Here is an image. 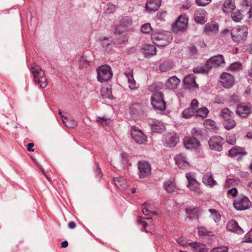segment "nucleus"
Instances as JSON below:
<instances>
[{
    "label": "nucleus",
    "instance_id": "obj_37",
    "mask_svg": "<svg viewBox=\"0 0 252 252\" xmlns=\"http://www.w3.org/2000/svg\"><path fill=\"white\" fill-rule=\"evenodd\" d=\"M198 233L199 236H211L214 234L212 231L208 230L205 227L200 226L198 228Z\"/></svg>",
    "mask_w": 252,
    "mask_h": 252
},
{
    "label": "nucleus",
    "instance_id": "obj_50",
    "mask_svg": "<svg viewBox=\"0 0 252 252\" xmlns=\"http://www.w3.org/2000/svg\"><path fill=\"white\" fill-rule=\"evenodd\" d=\"M242 68V64L239 62H235L231 63L229 67V69L232 71H236L240 70Z\"/></svg>",
    "mask_w": 252,
    "mask_h": 252
},
{
    "label": "nucleus",
    "instance_id": "obj_19",
    "mask_svg": "<svg viewBox=\"0 0 252 252\" xmlns=\"http://www.w3.org/2000/svg\"><path fill=\"white\" fill-rule=\"evenodd\" d=\"M183 82L186 88L191 89L198 88V85L195 82V77L193 74H189L186 76Z\"/></svg>",
    "mask_w": 252,
    "mask_h": 252
},
{
    "label": "nucleus",
    "instance_id": "obj_31",
    "mask_svg": "<svg viewBox=\"0 0 252 252\" xmlns=\"http://www.w3.org/2000/svg\"><path fill=\"white\" fill-rule=\"evenodd\" d=\"M180 82V80L176 76H173L168 79L166 86L170 89H174L177 87Z\"/></svg>",
    "mask_w": 252,
    "mask_h": 252
},
{
    "label": "nucleus",
    "instance_id": "obj_18",
    "mask_svg": "<svg viewBox=\"0 0 252 252\" xmlns=\"http://www.w3.org/2000/svg\"><path fill=\"white\" fill-rule=\"evenodd\" d=\"M226 228L228 230L238 234L244 233L243 229L239 226L237 222L234 220H231L228 222Z\"/></svg>",
    "mask_w": 252,
    "mask_h": 252
},
{
    "label": "nucleus",
    "instance_id": "obj_56",
    "mask_svg": "<svg viewBox=\"0 0 252 252\" xmlns=\"http://www.w3.org/2000/svg\"><path fill=\"white\" fill-rule=\"evenodd\" d=\"M96 120L98 122L100 123L102 125L107 126L110 120L109 119H106L104 117H98L97 118Z\"/></svg>",
    "mask_w": 252,
    "mask_h": 252
},
{
    "label": "nucleus",
    "instance_id": "obj_52",
    "mask_svg": "<svg viewBox=\"0 0 252 252\" xmlns=\"http://www.w3.org/2000/svg\"><path fill=\"white\" fill-rule=\"evenodd\" d=\"M112 41L111 39L105 37L104 39L102 40V45L103 47L106 49V50H108L110 49L112 46Z\"/></svg>",
    "mask_w": 252,
    "mask_h": 252
},
{
    "label": "nucleus",
    "instance_id": "obj_39",
    "mask_svg": "<svg viewBox=\"0 0 252 252\" xmlns=\"http://www.w3.org/2000/svg\"><path fill=\"white\" fill-rule=\"evenodd\" d=\"M223 125L226 129L229 130L236 126V122L231 118L223 120Z\"/></svg>",
    "mask_w": 252,
    "mask_h": 252
},
{
    "label": "nucleus",
    "instance_id": "obj_1",
    "mask_svg": "<svg viewBox=\"0 0 252 252\" xmlns=\"http://www.w3.org/2000/svg\"><path fill=\"white\" fill-rule=\"evenodd\" d=\"M153 43L158 47H165L172 41L173 37L171 32L163 31L154 32L151 35Z\"/></svg>",
    "mask_w": 252,
    "mask_h": 252
},
{
    "label": "nucleus",
    "instance_id": "obj_55",
    "mask_svg": "<svg viewBox=\"0 0 252 252\" xmlns=\"http://www.w3.org/2000/svg\"><path fill=\"white\" fill-rule=\"evenodd\" d=\"M243 242L246 243H252V229L249 231V232H248L245 236Z\"/></svg>",
    "mask_w": 252,
    "mask_h": 252
},
{
    "label": "nucleus",
    "instance_id": "obj_23",
    "mask_svg": "<svg viewBox=\"0 0 252 252\" xmlns=\"http://www.w3.org/2000/svg\"><path fill=\"white\" fill-rule=\"evenodd\" d=\"M188 245L195 252H207L208 250L205 244L197 242L189 243Z\"/></svg>",
    "mask_w": 252,
    "mask_h": 252
},
{
    "label": "nucleus",
    "instance_id": "obj_53",
    "mask_svg": "<svg viewBox=\"0 0 252 252\" xmlns=\"http://www.w3.org/2000/svg\"><path fill=\"white\" fill-rule=\"evenodd\" d=\"M186 177L188 180V184L196 181V179H195L194 174L193 173L189 172L187 173Z\"/></svg>",
    "mask_w": 252,
    "mask_h": 252
},
{
    "label": "nucleus",
    "instance_id": "obj_20",
    "mask_svg": "<svg viewBox=\"0 0 252 252\" xmlns=\"http://www.w3.org/2000/svg\"><path fill=\"white\" fill-rule=\"evenodd\" d=\"M202 182L206 186L211 188L213 187L217 184V181L214 179L213 174L211 172H206L205 173L202 178Z\"/></svg>",
    "mask_w": 252,
    "mask_h": 252
},
{
    "label": "nucleus",
    "instance_id": "obj_22",
    "mask_svg": "<svg viewBox=\"0 0 252 252\" xmlns=\"http://www.w3.org/2000/svg\"><path fill=\"white\" fill-rule=\"evenodd\" d=\"M247 154L245 150L240 147L234 146L228 151V156L230 157H234L237 156H240V158L245 156Z\"/></svg>",
    "mask_w": 252,
    "mask_h": 252
},
{
    "label": "nucleus",
    "instance_id": "obj_60",
    "mask_svg": "<svg viewBox=\"0 0 252 252\" xmlns=\"http://www.w3.org/2000/svg\"><path fill=\"white\" fill-rule=\"evenodd\" d=\"M120 37L118 38L117 42L118 44H121L125 43L127 40V37L126 35H119Z\"/></svg>",
    "mask_w": 252,
    "mask_h": 252
},
{
    "label": "nucleus",
    "instance_id": "obj_62",
    "mask_svg": "<svg viewBox=\"0 0 252 252\" xmlns=\"http://www.w3.org/2000/svg\"><path fill=\"white\" fill-rule=\"evenodd\" d=\"M227 194L232 195L234 197L236 196L237 193V190L236 188H232L230 189H229L227 191Z\"/></svg>",
    "mask_w": 252,
    "mask_h": 252
},
{
    "label": "nucleus",
    "instance_id": "obj_2",
    "mask_svg": "<svg viewBox=\"0 0 252 252\" xmlns=\"http://www.w3.org/2000/svg\"><path fill=\"white\" fill-rule=\"evenodd\" d=\"M30 70L34 77L35 83L39 85L41 88H46L48 81L44 71L36 64H32Z\"/></svg>",
    "mask_w": 252,
    "mask_h": 252
},
{
    "label": "nucleus",
    "instance_id": "obj_41",
    "mask_svg": "<svg viewBox=\"0 0 252 252\" xmlns=\"http://www.w3.org/2000/svg\"><path fill=\"white\" fill-rule=\"evenodd\" d=\"M196 112V110H195V109H194L191 107H189L188 108L185 109L183 111L182 113V116L184 118H189L195 115Z\"/></svg>",
    "mask_w": 252,
    "mask_h": 252
},
{
    "label": "nucleus",
    "instance_id": "obj_61",
    "mask_svg": "<svg viewBox=\"0 0 252 252\" xmlns=\"http://www.w3.org/2000/svg\"><path fill=\"white\" fill-rule=\"evenodd\" d=\"M198 102L197 99H193L191 102L190 107L193 108L194 109H195V110H196L198 107Z\"/></svg>",
    "mask_w": 252,
    "mask_h": 252
},
{
    "label": "nucleus",
    "instance_id": "obj_59",
    "mask_svg": "<svg viewBox=\"0 0 252 252\" xmlns=\"http://www.w3.org/2000/svg\"><path fill=\"white\" fill-rule=\"evenodd\" d=\"M211 0H196L197 4L199 6H205L209 4Z\"/></svg>",
    "mask_w": 252,
    "mask_h": 252
},
{
    "label": "nucleus",
    "instance_id": "obj_34",
    "mask_svg": "<svg viewBox=\"0 0 252 252\" xmlns=\"http://www.w3.org/2000/svg\"><path fill=\"white\" fill-rule=\"evenodd\" d=\"M199 183L196 181L192 183L188 184L189 189L193 191L196 195H199L202 193L201 189L199 187Z\"/></svg>",
    "mask_w": 252,
    "mask_h": 252
},
{
    "label": "nucleus",
    "instance_id": "obj_30",
    "mask_svg": "<svg viewBox=\"0 0 252 252\" xmlns=\"http://www.w3.org/2000/svg\"><path fill=\"white\" fill-rule=\"evenodd\" d=\"M174 66V63L170 60H166L162 62L159 65V70L162 72H166L171 69Z\"/></svg>",
    "mask_w": 252,
    "mask_h": 252
},
{
    "label": "nucleus",
    "instance_id": "obj_63",
    "mask_svg": "<svg viewBox=\"0 0 252 252\" xmlns=\"http://www.w3.org/2000/svg\"><path fill=\"white\" fill-rule=\"evenodd\" d=\"M189 51L192 55H195L197 53L196 48L193 46H191L189 47Z\"/></svg>",
    "mask_w": 252,
    "mask_h": 252
},
{
    "label": "nucleus",
    "instance_id": "obj_36",
    "mask_svg": "<svg viewBox=\"0 0 252 252\" xmlns=\"http://www.w3.org/2000/svg\"><path fill=\"white\" fill-rule=\"evenodd\" d=\"M164 128L163 124L159 122H154L151 126L153 132H160L164 130Z\"/></svg>",
    "mask_w": 252,
    "mask_h": 252
},
{
    "label": "nucleus",
    "instance_id": "obj_9",
    "mask_svg": "<svg viewBox=\"0 0 252 252\" xmlns=\"http://www.w3.org/2000/svg\"><path fill=\"white\" fill-rule=\"evenodd\" d=\"M137 165L139 176L140 178L146 177L150 175L151 167L148 162L144 160L139 161Z\"/></svg>",
    "mask_w": 252,
    "mask_h": 252
},
{
    "label": "nucleus",
    "instance_id": "obj_44",
    "mask_svg": "<svg viewBox=\"0 0 252 252\" xmlns=\"http://www.w3.org/2000/svg\"><path fill=\"white\" fill-rule=\"evenodd\" d=\"M209 112V110L206 107H202L198 110L196 109L195 115L202 118H206Z\"/></svg>",
    "mask_w": 252,
    "mask_h": 252
},
{
    "label": "nucleus",
    "instance_id": "obj_12",
    "mask_svg": "<svg viewBox=\"0 0 252 252\" xmlns=\"http://www.w3.org/2000/svg\"><path fill=\"white\" fill-rule=\"evenodd\" d=\"M236 112L241 117L245 118L247 117L252 113L250 104L242 103L239 104L237 106Z\"/></svg>",
    "mask_w": 252,
    "mask_h": 252
},
{
    "label": "nucleus",
    "instance_id": "obj_15",
    "mask_svg": "<svg viewBox=\"0 0 252 252\" xmlns=\"http://www.w3.org/2000/svg\"><path fill=\"white\" fill-rule=\"evenodd\" d=\"M233 205L237 210H245L250 207V201L247 197H243L235 201L233 203Z\"/></svg>",
    "mask_w": 252,
    "mask_h": 252
},
{
    "label": "nucleus",
    "instance_id": "obj_5",
    "mask_svg": "<svg viewBox=\"0 0 252 252\" xmlns=\"http://www.w3.org/2000/svg\"><path fill=\"white\" fill-rule=\"evenodd\" d=\"M151 101L152 105L155 109L163 110L166 108L164 95L160 92L154 93L151 97Z\"/></svg>",
    "mask_w": 252,
    "mask_h": 252
},
{
    "label": "nucleus",
    "instance_id": "obj_21",
    "mask_svg": "<svg viewBox=\"0 0 252 252\" xmlns=\"http://www.w3.org/2000/svg\"><path fill=\"white\" fill-rule=\"evenodd\" d=\"M125 74L127 79L129 88L131 90L137 89L139 85L136 83L134 79L132 71L130 70H127L125 72Z\"/></svg>",
    "mask_w": 252,
    "mask_h": 252
},
{
    "label": "nucleus",
    "instance_id": "obj_57",
    "mask_svg": "<svg viewBox=\"0 0 252 252\" xmlns=\"http://www.w3.org/2000/svg\"><path fill=\"white\" fill-rule=\"evenodd\" d=\"M228 249L226 247L216 248L212 250L210 252H227Z\"/></svg>",
    "mask_w": 252,
    "mask_h": 252
},
{
    "label": "nucleus",
    "instance_id": "obj_47",
    "mask_svg": "<svg viewBox=\"0 0 252 252\" xmlns=\"http://www.w3.org/2000/svg\"><path fill=\"white\" fill-rule=\"evenodd\" d=\"M143 205L144 206V207L142 209V213L144 215L147 216L153 212L150 202H145L143 204Z\"/></svg>",
    "mask_w": 252,
    "mask_h": 252
},
{
    "label": "nucleus",
    "instance_id": "obj_42",
    "mask_svg": "<svg viewBox=\"0 0 252 252\" xmlns=\"http://www.w3.org/2000/svg\"><path fill=\"white\" fill-rule=\"evenodd\" d=\"M210 70V67L206 65V63L204 66H198L193 69V72L195 73H207Z\"/></svg>",
    "mask_w": 252,
    "mask_h": 252
},
{
    "label": "nucleus",
    "instance_id": "obj_35",
    "mask_svg": "<svg viewBox=\"0 0 252 252\" xmlns=\"http://www.w3.org/2000/svg\"><path fill=\"white\" fill-rule=\"evenodd\" d=\"M132 24V19L129 16L123 17L120 21V26L124 27L127 28L131 26Z\"/></svg>",
    "mask_w": 252,
    "mask_h": 252
},
{
    "label": "nucleus",
    "instance_id": "obj_48",
    "mask_svg": "<svg viewBox=\"0 0 252 252\" xmlns=\"http://www.w3.org/2000/svg\"><path fill=\"white\" fill-rule=\"evenodd\" d=\"M117 6L111 3L107 4L106 7L105 12L107 14H112L115 12Z\"/></svg>",
    "mask_w": 252,
    "mask_h": 252
},
{
    "label": "nucleus",
    "instance_id": "obj_58",
    "mask_svg": "<svg viewBox=\"0 0 252 252\" xmlns=\"http://www.w3.org/2000/svg\"><path fill=\"white\" fill-rule=\"evenodd\" d=\"M142 219H144V220H150V218H142V217H138V219H137V221L138 223H142V225H143V228L144 229H146V226L147 225V223L146 222V221H143L142 220Z\"/></svg>",
    "mask_w": 252,
    "mask_h": 252
},
{
    "label": "nucleus",
    "instance_id": "obj_8",
    "mask_svg": "<svg viewBox=\"0 0 252 252\" xmlns=\"http://www.w3.org/2000/svg\"><path fill=\"white\" fill-rule=\"evenodd\" d=\"M164 145L168 147H173L179 141V137L175 132H169L163 135Z\"/></svg>",
    "mask_w": 252,
    "mask_h": 252
},
{
    "label": "nucleus",
    "instance_id": "obj_29",
    "mask_svg": "<svg viewBox=\"0 0 252 252\" xmlns=\"http://www.w3.org/2000/svg\"><path fill=\"white\" fill-rule=\"evenodd\" d=\"M156 53L157 50L154 45L146 44L143 47V53L146 57L155 55Z\"/></svg>",
    "mask_w": 252,
    "mask_h": 252
},
{
    "label": "nucleus",
    "instance_id": "obj_27",
    "mask_svg": "<svg viewBox=\"0 0 252 252\" xmlns=\"http://www.w3.org/2000/svg\"><path fill=\"white\" fill-rule=\"evenodd\" d=\"M114 182L115 185L122 190L126 189L128 187L127 182L126 180L122 177L114 178Z\"/></svg>",
    "mask_w": 252,
    "mask_h": 252
},
{
    "label": "nucleus",
    "instance_id": "obj_54",
    "mask_svg": "<svg viewBox=\"0 0 252 252\" xmlns=\"http://www.w3.org/2000/svg\"><path fill=\"white\" fill-rule=\"evenodd\" d=\"M227 142L232 145H234L236 143V138L235 135L234 134H231L228 135L226 137Z\"/></svg>",
    "mask_w": 252,
    "mask_h": 252
},
{
    "label": "nucleus",
    "instance_id": "obj_25",
    "mask_svg": "<svg viewBox=\"0 0 252 252\" xmlns=\"http://www.w3.org/2000/svg\"><path fill=\"white\" fill-rule=\"evenodd\" d=\"M219 30L218 25L215 23H207L204 29V32L207 35L213 34L217 32Z\"/></svg>",
    "mask_w": 252,
    "mask_h": 252
},
{
    "label": "nucleus",
    "instance_id": "obj_17",
    "mask_svg": "<svg viewBox=\"0 0 252 252\" xmlns=\"http://www.w3.org/2000/svg\"><path fill=\"white\" fill-rule=\"evenodd\" d=\"M195 21L198 24H203L207 21V13L201 8L196 10L194 15Z\"/></svg>",
    "mask_w": 252,
    "mask_h": 252
},
{
    "label": "nucleus",
    "instance_id": "obj_13",
    "mask_svg": "<svg viewBox=\"0 0 252 252\" xmlns=\"http://www.w3.org/2000/svg\"><path fill=\"white\" fill-rule=\"evenodd\" d=\"M224 63L223 56L221 55H218L210 58L206 62V65L210 66L211 69L213 66H219Z\"/></svg>",
    "mask_w": 252,
    "mask_h": 252
},
{
    "label": "nucleus",
    "instance_id": "obj_32",
    "mask_svg": "<svg viewBox=\"0 0 252 252\" xmlns=\"http://www.w3.org/2000/svg\"><path fill=\"white\" fill-rule=\"evenodd\" d=\"M186 212L189 215L190 219H197L199 217L200 210L198 208H187L185 209Z\"/></svg>",
    "mask_w": 252,
    "mask_h": 252
},
{
    "label": "nucleus",
    "instance_id": "obj_24",
    "mask_svg": "<svg viewBox=\"0 0 252 252\" xmlns=\"http://www.w3.org/2000/svg\"><path fill=\"white\" fill-rule=\"evenodd\" d=\"M161 0H148L146 4V8L150 11H155L160 6Z\"/></svg>",
    "mask_w": 252,
    "mask_h": 252
},
{
    "label": "nucleus",
    "instance_id": "obj_43",
    "mask_svg": "<svg viewBox=\"0 0 252 252\" xmlns=\"http://www.w3.org/2000/svg\"><path fill=\"white\" fill-rule=\"evenodd\" d=\"M204 125L207 128L213 129L214 131L218 130V128L216 126L215 121L211 119H207L205 121Z\"/></svg>",
    "mask_w": 252,
    "mask_h": 252
},
{
    "label": "nucleus",
    "instance_id": "obj_7",
    "mask_svg": "<svg viewBox=\"0 0 252 252\" xmlns=\"http://www.w3.org/2000/svg\"><path fill=\"white\" fill-rule=\"evenodd\" d=\"M130 134L134 141L139 144H144L147 141V137L142 131L135 126L131 127Z\"/></svg>",
    "mask_w": 252,
    "mask_h": 252
},
{
    "label": "nucleus",
    "instance_id": "obj_64",
    "mask_svg": "<svg viewBox=\"0 0 252 252\" xmlns=\"http://www.w3.org/2000/svg\"><path fill=\"white\" fill-rule=\"evenodd\" d=\"M243 5L246 6H252V0H245L243 2Z\"/></svg>",
    "mask_w": 252,
    "mask_h": 252
},
{
    "label": "nucleus",
    "instance_id": "obj_33",
    "mask_svg": "<svg viewBox=\"0 0 252 252\" xmlns=\"http://www.w3.org/2000/svg\"><path fill=\"white\" fill-rule=\"evenodd\" d=\"M164 189L168 193H172L177 190L178 189L175 183L171 181H168L164 183Z\"/></svg>",
    "mask_w": 252,
    "mask_h": 252
},
{
    "label": "nucleus",
    "instance_id": "obj_11",
    "mask_svg": "<svg viewBox=\"0 0 252 252\" xmlns=\"http://www.w3.org/2000/svg\"><path fill=\"white\" fill-rule=\"evenodd\" d=\"M220 83L224 88H230L234 83V79L230 73L224 72L220 75Z\"/></svg>",
    "mask_w": 252,
    "mask_h": 252
},
{
    "label": "nucleus",
    "instance_id": "obj_10",
    "mask_svg": "<svg viewBox=\"0 0 252 252\" xmlns=\"http://www.w3.org/2000/svg\"><path fill=\"white\" fill-rule=\"evenodd\" d=\"M224 143V139L219 136L212 137L208 141L210 149L217 151L222 149V145Z\"/></svg>",
    "mask_w": 252,
    "mask_h": 252
},
{
    "label": "nucleus",
    "instance_id": "obj_49",
    "mask_svg": "<svg viewBox=\"0 0 252 252\" xmlns=\"http://www.w3.org/2000/svg\"><path fill=\"white\" fill-rule=\"evenodd\" d=\"M79 64L82 68H87L90 66V63L84 56H81L79 60Z\"/></svg>",
    "mask_w": 252,
    "mask_h": 252
},
{
    "label": "nucleus",
    "instance_id": "obj_45",
    "mask_svg": "<svg viewBox=\"0 0 252 252\" xmlns=\"http://www.w3.org/2000/svg\"><path fill=\"white\" fill-rule=\"evenodd\" d=\"M209 212L211 213L212 219L216 222L220 220L221 216L218 211L213 209H209Z\"/></svg>",
    "mask_w": 252,
    "mask_h": 252
},
{
    "label": "nucleus",
    "instance_id": "obj_28",
    "mask_svg": "<svg viewBox=\"0 0 252 252\" xmlns=\"http://www.w3.org/2000/svg\"><path fill=\"white\" fill-rule=\"evenodd\" d=\"M235 10V2L233 0H227L225 1L222 6V10L225 13L232 12Z\"/></svg>",
    "mask_w": 252,
    "mask_h": 252
},
{
    "label": "nucleus",
    "instance_id": "obj_40",
    "mask_svg": "<svg viewBox=\"0 0 252 252\" xmlns=\"http://www.w3.org/2000/svg\"><path fill=\"white\" fill-rule=\"evenodd\" d=\"M101 94L105 98H111L112 96L111 88L110 86L103 87L101 89Z\"/></svg>",
    "mask_w": 252,
    "mask_h": 252
},
{
    "label": "nucleus",
    "instance_id": "obj_3",
    "mask_svg": "<svg viewBox=\"0 0 252 252\" xmlns=\"http://www.w3.org/2000/svg\"><path fill=\"white\" fill-rule=\"evenodd\" d=\"M97 79L101 83L107 82L113 76L111 67L107 64H103L96 68Z\"/></svg>",
    "mask_w": 252,
    "mask_h": 252
},
{
    "label": "nucleus",
    "instance_id": "obj_4",
    "mask_svg": "<svg viewBox=\"0 0 252 252\" xmlns=\"http://www.w3.org/2000/svg\"><path fill=\"white\" fill-rule=\"evenodd\" d=\"M248 33V30L246 26H237L231 30V35L234 41L239 43L247 38Z\"/></svg>",
    "mask_w": 252,
    "mask_h": 252
},
{
    "label": "nucleus",
    "instance_id": "obj_6",
    "mask_svg": "<svg viewBox=\"0 0 252 252\" xmlns=\"http://www.w3.org/2000/svg\"><path fill=\"white\" fill-rule=\"evenodd\" d=\"M188 18L185 14H181L172 26L174 32H184L188 26Z\"/></svg>",
    "mask_w": 252,
    "mask_h": 252
},
{
    "label": "nucleus",
    "instance_id": "obj_14",
    "mask_svg": "<svg viewBox=\"0 0 252 252\" xmlns=\"http://www.w3.org/2000/svg\"><path fill=\"white\" fill-rule=\"evenodd\" d=\"M176 164L183 169H188L190 167L186 156L182 154L176 155L174 158Z\"/></svg>",
    "mask_w": 252,
    "mask_h": 252
},
{
    "label": "nucleus",
    "instance_id": "obj_38",
    "mask_svg": "<svg viewBox=\"0 0 252 252\" xmlns=\"http://www.w3.org/2000/svg\"><path fill=\"white\" fill-rule=\"evenodd\" d=\"M231 17L234 22H239L243 19V14L239 10L235 9L231 13Z\"/></svg>",
    "mask_w": 252,
    "mask_h": 252
},
{
    "label": "nucleus",
    "instance_id": "obj_16",
    "mask_svg": "<svg viewBox=\"0 0 252 252\" xmlns=\"http://www.w3.org/2000/svg\"><path fill=\"white\" fill-rule=\"evenodd\" d=\"M184 144L187 149H196L199 146L198 140L194 137H186L184 140Z\"/></svg>",
    "mask_w": 252,
    "mask_h": 252
},
{
    "label": "nucleus",
    "instance_id": "obj_51",
    "mask_svg": "<svg viewBox=\"0 0 252 252\" xmlns=\"http://www.w3.org/2000/svg\"><path fill=\"white\" fill-rule=\"evenodd\" d=\"M152 30L151 24L149 23H146L141 26V31L143 33H149Z\"/></svg>",
    "mask_w": 252,
    "mask_h": 252
},
{
    "label": "nucleus",
    "instance_id": "obj_46",
    "mask_svg": "<svg viewBox=\"0 0 252 252\" xmlns=\"http://www.w3.org/2000/svg\"><path fill=\"white\" fill-rule=\"evenodd\" d=\"M233 114V112H231L227 108H225L220 111V116L224 120L231 118Z\"/></svg>",
    "mask_w": 252,
    "mask_h": 252
},
{
    "label": "nucleus",
    "instance_id": "obj_26",
    "mask_svg": "<svg viewBox=\"0 0 252 252\" xmlns=\"http://www.w3.org/2000/svg\"><path fill=\"white\" fill-rule=\"evenodd\" d=\"M59 114L62 119L63 123L69 128H74L77 126V123L74 120L70 119L63 114L62 111L60 110Z\"/></svg>",
    "mask_w": 252,
    "mask_h": 252
}]
</instances>
